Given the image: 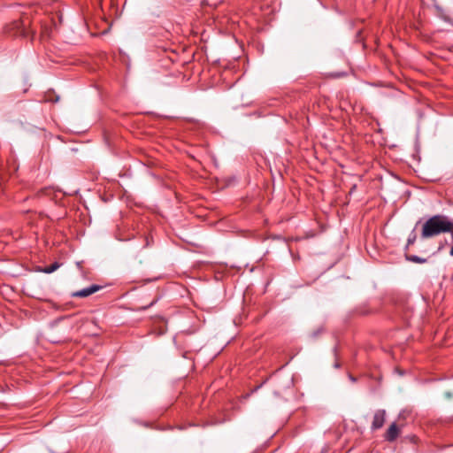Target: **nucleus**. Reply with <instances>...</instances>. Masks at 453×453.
Wrapping results in <instances>:
<instances>
[{"instance_id": "f257e3e1", "label": "nucleus", "mask_w": 453, "mask_h": 453, "mask_svg": "<svg viewBox=\"0 0 453 453\" xmlns=\"http://www.w3.org/2000/svg\"><path fill=\"white\" fill-rule=\"evenodd\" d=\"M453 234V220L445 215L437 214L428 219L422 226V239H428L441 234Z\"/></svg>"}, {"instance_id": "f03ea898", "label": "nucleus", "mask_w": 453, "mask_h": 453, "mask_svg": "<svg viewBox=\"0 0 453 453\" xmlns=\"http://www.w3.org/2000/svg\"><path fill=\"white\" fill-rule=\"evenodd\" d=\"M386 418L385 410H378L375 411L373 420L371 426L372 430H377L383 426Z\"/></svg>"}, {"instance_id": "7ed1b4c3", "label": "nucleus", "mask_w": 453, "mask_h": 453, "mask_svg": "<svg viewBox=\"0 0 453 453\" xmlns=\"http://www.w3.org/2000/svg\"><path fill=\"white\" fill-rule=\"evenodd\" d=\"M101 288H102V287L100 285L93 284V285H90L89 287L84 288L81 290H78V291L73 293V296L81 297V298L88 297L90 295L97 292Z\"/></svg>"}, {"instance_id": "20e7f679", "label": "nucleus", "mask_w": 453, "mask_h": 453, "mask_svg": "<svg viewBox=\"0 0 453 453\" xmlns=\"http://www.w3.org/2000/svg\"><path fill=\"white\" fill-rule=\"evenodd\" d=\"M399 428L396 426L395 423H392L389 427L388 428L386 434H385V439L388 441H394L399 435Z\"/></svg>"}, {"instance_id": "39448f33", "label": "nucleus", "mask_w": 453, "mask_h": 453, "mask_svg": "<svg viewBox=\"0 0 453 453\" xmlns=\"http://www.w3.org/2000/svg\"><path fill=\"white\" fill-rule=\"evenodd\" d=\"M406 259L410 262L418 264H424L426 262V258H423L416 255H406Z\"/></svg>"}, {"instance_id": "423d86ee", "label": "nucleus", "mask_w": 453, "mask_h": 453, "mask_svg": "<svg viewBox=\"0 0 453 453\" xmlns=\"http://www.w3.org/2000/svg\"><path fill=\"white\" fill-rule=\"evenodd\" d=\"M417 239V234L415 233V230H412L409 236H408V239H407V245H406V249L410 246V245H412L415 241Z\"/></svg>"}, {"instance_id": "0eeeda50", "label": "nucleus", "mask_w": 453, "mask_h": 453, "mask_svg": "<svg viewBox=\"0 0 453 453\" xmlns=\"http://www.w3.org/2000/svg\"><path fill=\"white\" fill-rule=\"evenodd\" d=\"M58 267H59V264L56 262V263L45 267L43 272L46 273H51L55 272Z\"/></svg>"}, {"instance_id": "6e6552de", "label": "nucleus", "mask_w": 453, "mask_h": 453, "mask_svg": "<svg viewBox=\"0 0 453 453\" xmlns=\"http://www.w3.org/2000/svg\"><path fill=\"white\" fill-rule=\"evenodd\" d=\"M449 254H450V256H452V257H453V247L451 248V250H450V251H449Z\"/></svg>"}, {"instance_id": "1a4fd4ad", "label": "nucleus", "mask_w": 453, "mask_h": 453, "mask_svg": "<svg viewBox=\"0 0 453 453\" xmlns=\"http://www.w3.org/2000/svg\"><path fill=\"white\" fill-rule=\"evenodd\" d=\"M351 380L355 381V378H353L352 376L349 377Z\"/></svg>"}]
</instances>
